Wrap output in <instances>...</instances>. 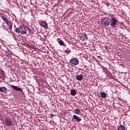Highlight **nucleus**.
<instances>
[{
	"instance_id": "20",
	"label": "nucleus",
	"mask_w": 130,
	"mask_h": 130,
	"mask_svg": "<svg viewBox=\"0 0 130 130\" xmlns=\"http://www.w3.org/2000/svg\"><path fill=\"white\" fill-rule=\"evenodd\" d=\"M13 28V26L11 25L10 29H12Z\"/></svg>"
},
{
	"instance_id": "11",
	"label": "nucleus",
	"mask_w": 130,
	"mask_h": 130,
	"mask_svg": "<svg viewBox=\"0 0 130 130\" xmlns=\"http://www.w3.org/2000/svg\"><path fill=\"white\" fill-rule=\"evenodd\" d=\"M76 79L78 81H82V80H83V75L81 74V75H78L76 76Z\"/></svg>"
},
{
	"instance_id": "2",
	"label": "nucleus",
	"mask_w": 130,
	"mask_h": 130,
	"mask_svg": "<svg viewBox=\"0 0 130 130\" xmlns=\"http://www.w3.org/2000/svg\"><path fill=\"white\" fill-rule=\"evenodd\" d=\"M20 31H21L20 32L21 34H23V35L27 34V29H28L29 31H30V28L28 27H26V25H25V24H22L20 26Z\"/></svg>"
},
{
	"instance_id": "7",
	"label": "nucleus",
	"mask_w": 130,
	"mask_h": 130,
	"mask_svg": "<svg viewBox=\"0 0 130 130\" xmlns=\"http://www.w3.org/2000/svg\"><path fill=\"white\" fill-rule=\"evenodd\" d=\"M72 120H75L77 122H80L82 121V118L76 115H73Z\"/></svg>"
},
{
	"instance_id": "13",
	"label": "nucleus",
	"mask_w": 130,
	"mask_h": 130,
	"mask_svg": "<svg viewBox=\"0 0 130 130\" xmlns=\"http://www.w3.org/2000/svg\"><path fill=\"white\" fill-rule=\"evenodd\" d=\"M101 96L102 98H106V96H107V93L105 92H101Z\"/></svg>"
},
{
	"instance_id": "3",
	"label": "nucleus",
	"mask_w": 130,
	"mask_h": 130,
	"mask_svg": "<svg viewBox=\"0 0 130 130\" xmlns=\"http://www.w3.org/2000/svg\"><path fill=\"white\" fill-rule=\"evenodd\" d=\"M5 123L6 126H12L13 125V121L10 118H6L5 119Z\"/></svg>"
},
{
	"instance_id": "18",
	"label": "nucleus",
	"mask_w": 130,
	"mask_h": 130,
	"mask_svg": "<svg viewBox=\"0 0 130 130\" xmlns=\"http://www.w3.org/2000/svg\"><path fill=\"white\" fill-rule=\"evenodd\" d=\"M15 32L16 33H21V29L20 28H15Z\"/></svg>"
},
{
	"instance_id": "8",
	"label": "nucleus",
	"mask_w": 130,
	"mask_h": 130,
	"mask_svg": "<svg viewBox=\"0 0 130 130\" xmlns=\"http://www.w3.org/2000/svg\"><path fill=\"white\" fill-rule=\"evenodd\" d=\"M10 87H11V88H13V89H14V90H15V91H18L19 92H23V89H22V88H21L20 87H18L17 86L10 85Z\"/></svg>"
},
{
	"instance_id": "6",
	"label": "nucleus",
	"mask_w": 130,
	"mask_h": 130,
	"mask_svg": "<svg viewBox=\"0 0 130 130\" xmlns=\"http://www.w3.org/2000/svg\"><path fill=\"white\" fill-rule=\"evenodd\" d=\"M39 24L43 27V28H44V29H48V24H47V22L41 20L39 21Z\"/></svg>"
},
{
	"instance_id": "17",
	"label": "nucleus",
	"mask_w": 130,
	"mask_h": 130,
	"mask_svg": "<svg viewBox=\"0 0 130 130\" xmlns=\"http://www.w3.org/2000/svg\"><path fill=\"white\" fill-rule=\"evenodd\" d=\"M58 43L59 45H61L62 46H63V45H64V43L63 42V41H62V40H59L58 41Z\"/></svg>"
},
{
	"instance_id": "14",
	"label": "nucleus",
	"mask_w": 130,
	"mask_h": 130,
	"mask_svg": "<svg viewBox=\"0 0 130 130\" xmlns=\"http://www.w3.org/2000/svg\"><path fill=\"white\" fill-rule=\"evenodd\" d=\"M7 91V88L6 87L0 86V92H6Z\"/></svg>"
},
{
	"instance_id": "5",
	"label": "nucleus",
	"mask_w": 130,
	"mask_h": 130,
	"mask_svg": "<svg viewBox=\"0 0 130 130\" xmlns=\"http://www.w3.org/2000/svg\"><path fill=\"white\" fill-rule=\"evenodd\" d=\"M117 23V19L114 17H112L110 20V23L111 26V27H114L115 25H116Z\"/></svg>"
},
{
	"instance_id": "1",
	"label": "nucleus",
	"mask_w": 130,
	"mask_h": 130,
	"mask_svg": "<svg viewBox=\"0 0 130 130\" xmlns=\"http://www.w3.org/2000/svg\"><path fill=\"white\" fill-rule=\"evenodd\" d=\"M101 24L105 27H108L110 25V19L107 17H104L101 19Z\"/></svg>"
},
{
	"instance_id": "12",
	"label": "nucleus",
	"mask_w": 130,
	"mask_h": 130,
	"mask_svg": "<svg viewBox=\"0 0 130 130\" xmlns=\"http://www.w3.org/2000/svg\"><path fill=\"white\" fill-rule=\"evenodd\" d=\"M71 94L72 96H76V94H77V91L75 89H72L71 90Z\"/></svg>"
},
{
	"instance_id": "15",
	"label": "nucleus",
	"mask_w": 130,
	"mask_h": 130,
	"mask_svg": "<svg viewBox=\"0 0 130 130\" xmlns=\"http://www.w3.org/2000/svg\"><path fill=\"white\" fill-rule=\"evenodd\" d=\"M74 112L76 114H80V113H81V111L79 109H76Z\"/></svg>"
},
{
	"instance_id": "19",
	"label": "nucleus",
	"mask_w": 130,
	"mask_h": 130,
	"mask_svg": "<svg viewBox=\"0 0 130 130\" xmlns=\"http://www.w3.org/2000/svg\"><path fill=\"white\" fill-rule=\"evenodd\" d=\"M50 116H51L52 117H53V116H54V115L53 114H51Z\"/></svg>"
},
{
	"instance_id": "16",
	"label": "nucleus",
	"mask_w": 130,
	"mask_h": 130,
	"mask_svg": "<svg viewBox=\"0 0 130 130\" xmlns=\"http://www.w3.org/2000/svg\"><path fill=\"white\" fill-rule=\"evenodd\" d=\"M118 130H125V127L123 125H120L118 127Z\"/></svg>"
},
{
	"instance_id": "9",
	"label": "nucleus",
	"mask_w": 130,
	"mask_h": 130,
	"mask_svg": "<svg viewBox=\"0 0 130 130\" xmlns=\"http://www.w3.org/2000/svg\"><path fill=\"white\" fill-rule=\"evenodd\" d=\"M88 39V37H87V35L83 34L80 37V40L82 41H86Z\"/></svg>"
},
{
	"instance_id": "4",
	"label": "nucleus",
	"mask_w": 130,
	"mask_h": 130,
	"mask_svg": "<svg viewBox=\"0 0 130 130\" xmlns=\"http://www.w3.org/2000/svg\"><path fill=\"white\" fill-rule=\"evenodd\" d=\"M70 63L72 66H78L80 62L79 61V59L77 58H73L70 60Z\"/></svg>"
},
{
	"instance_id": "10",
	"label": "nucleus",
	"mask_w": 130,
	"mask_h": 130,
	"mask_svg": "<svg viewBox=\"0 0 130 130\" xmlns=\"http://www.w3.org/2000/svg\"><path fill=\"white\" fill-rule=\"evenodd\" d=\"M1 18L2 19L4 22L6 23V24H8V23H9V19H8L4 15H1Z\"/></svg>"
}]
</instances>
